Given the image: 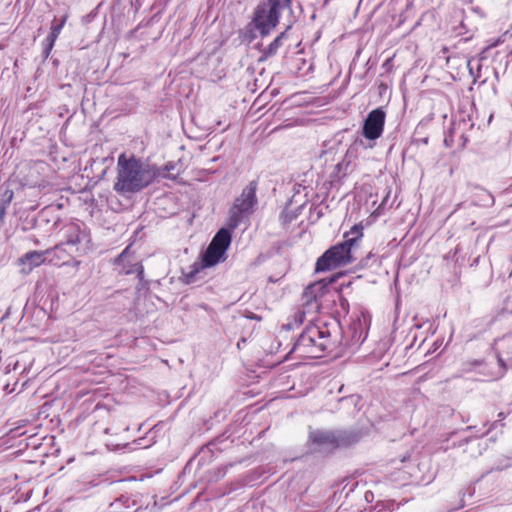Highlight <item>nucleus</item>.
<instances>
[{
	"label": "nucleus",
	"instance_id": "nucleus-1",
	"mask_svg": "<svg viewBox=\"0 0 512 512\" xmlns=\"http://www.w3.org/2000/svg\"><path fill=\"white\" fill-rule=\"evenodd\" d=\"M155 167L135 156L119 155L117 160V181L114 189L119 193H134L152 183L156 177Z\"/></svg>",
	"mask_w": 512,
	"mask_h": 512
},
{
	"label": "nucleus",
	"instance_id": "nucleus-2",
	"mask_svg": "<svg viewBox=\"0 0 512 512\" xmlns=\"http://www.w3.org/2000/svg\"><path fill=\"white\" fill-rule=\"evenodd\" d=\"M362 227L354 225L345 233V240L328 249L316 262V271L324 272L348 265L355 260L354 249L362 238Z\"/></svg>",
	"mask_w": 512,
	"mask_h": 512
},
{
	"label": "nucleus",
	"instance_id": "nucleus-3",
	"mask_svg": "<svg viewBox=\"0 0 512 512\" xmlns=\"http://www.w3.org/2000/svg\"><path fill=\"white\" fill-rule=\"evenodd\" d=\"M331 345V337L326 328L307 327L298 337L293 351L303 358H320Z\"/></svg>",
	"mask_w": 512,
	"mask_h": 512
},
{
	"label": "nucleus",
	"instance_id": "nucleus-4",
	"mask_svg": "<svg viewBox=\"0 0 512 512\" xmlns=\"http://www.w3.org/2000/svg\"><path fill=\"white\" fill-rule=\"evenodd\" d=\"M258 188L257 181H250L242 190V193L234 201L233 206L229 210L228 226L235 229L243 219L247 218L254 211L257 204L256 191Z\"/></svg>",
	"mask_w": 512,
	"mask_h": 512
},
{
	"label": "nucleus",
	"instance_id": "nucleus-5",
	"mask_svg": "<svg viewBox=\"0 0 512 512\" xmlns=\"http://www.w3.org/2000/svg\"><path fill=\"white\" fill-rule=\"evenodd\" d=\"M61 243L68 249L70 256H84L93 248L90 232L85 226L77 223L67 224L63 228Z\"/></svg>",
	"mask_w": 512,
	"mask_h": 512
},
{
	"label": "nucleus",
	"instance_id": "nucleus-6",
	"mask_svg": "<svg viewBox=\"0 0 512 512\" xmlns=\"http://www.w3.org/2000/svg\"><path fill=\"white\" fill-rule=\"evenodd\" d=\"M231 233L225 229H220L209 246L202 255L201 268H209L224 262L227 259V250L231 244Z\"/></svg>",
	"mask_w": 512,
	"mask_h": 512
},
{
	"label": "nucleus",
	"instance_id": "nucleus-7",
	"mask_svg": "<svg viewBox=\"0 0 512 512\" xmlns=\"http://www.w3.org/2000/svg\"><path fill=\"white\" fill-rule=\"evenodd\" d=\"M280 14L274 11V8L259 5L255 11L253 23L261 36H267L278 24Z\"/></svg>",
	"mask_w": 512,
	"mask_h": 512
},
{
	"label": "nucleus",
	"instance_id": "nucleus-8",
	"mask_svg": "<svg viewBox=\"0 0 512 512\" xmlns=\"http://www.w3.org/2000/svg\"><path fill=\"white\" fill-rule=\"evenodd\" d=\"M386 114L381 108L370 111L364 121L362 134L371 141L380 138L384 131Z\"/></svg>",
	"mask_w": 512,
	"mask_h": 512
},
{
	"label": "nucleus",
	"instance_id": "nucleus-9",
	"mask_svg": "<svg viewBox=\"0 0 512 512\" xmlns=\"http://www.w3.org/2000/svg\"><path fill=\"white\" fill-rule=\"evenodd\" d=\"M52 250L45 251H30L25 253L18 260V265L20 266V273L23 275H28L35 269L36 267L41 266L47 258L50 256Z\"/></svg>",
	"mask_w": 512,
	"mask_h": 512
},
{
	"label": "nucleus",
	"instance_id": "nucleus-10",
	"mask_svg": "<svg viewBox=\"0 0 512 512\" xmlns=\"http://www.w3.org/2000/svg\"><path fill=\"white\" fill-rule=\"evenodd\" d=\"M51 250V257L49 258V262L51 264L59 266L67 263L66 258L70 254L68 253V249L65 246H62L61 242Z\"/></svg>",
	"mask_w": 512,
	"mask_h": 512
},
{
	"label": "nucleus",
	"instance_id": "nucleus-11",
	"mask_svg": "<svg viewBox=\"0 0 512 512\" xmlns=\"http://www.w3.org/2000/svg\"><path fill=\"white\" fill-rule=\"evenodd\" d=\"M311 438L315 443H318L319 445H325V444H331L334 445H340L339 440H336V438L328 433V432H315L311 435Z\"/></svg>",
	"mask_w": 512,
	"mask_h": 512
},
{
	"label": "nucleus",
	"instance_id": "nucleus-12",
	"mask_svg": "<svg viewBox=\"0 0 512 512\" xmlns=\"http://www.w3.org/2000/svg\"><path fill=\"white\" fill-rule=\"evenodd\" d=\"M285 37V32H282L280 35H278L272 43L268 46L267 50L265 51L264 55L265 57H270L274 55L278 48L281 46V40Z\"/></svg>",
	"mask_w": 512,
	"mask_h": 512
},
{
	"label": "nucleus",
	"instance_id": "nucleus-13",
	"mask_svg": "<svg viewBox=\"0 0 512 512\" xmlns=\"http://www.w3.org/2000/svg\"><path fill=\"white\" fill-rule=\"evenodd\" d=\"M289 2V0H268V2L263 3V5L268 6V8H274V11L280 14L282 9L289 6Z\"/></svg>",
	"mask_w": 512,
	"mask_h": 512
},
{
	"label": "nucleus",
	"instance_id": "nucleus-14",
	"mask_svg": "<svg viewBox=\"0 0 512 512\" xmlns=\"http://www.w3.org/2000/svg\"><path fill=\"white\" fill-rule=\"evenodd\" d=\"M66 20H67V16H63L62 19L60 20V22L56 25H53L51 27V31H53L54 33H57L58 35H60L65 23H66Z\"/></svg>",
	"mask_w": 512,
	"mask_h": 512
},
{
	"label": "nucleus",
	"instance_id": "nucleus-15",
	"mask_svg": "<svg viewBox=\"0 0 512 512\" xmlns=\"http://www.w3.org/2000/svg\"><path fill=\"white\" fill-rule=\"evenodd\" d=\"M58 34L57 33H54L53 31H50L49 35L47 36V42H48V45H47V49L48 51H50L54 44H55V41L56 39L58 38Z\"/></svg>",
	"mask_w": 512,
	"mask_h": 512
},
{
	"label": "nucleus",
	"instance_id": "nucleus-16",
	"mask_svg": "<svg viewBox=\"0 0 512 512\" xmlns=\"http://www.w3.org/2000/svg\"><path fill=\"white\" fill-rule=\"evenodd\" d=\"M58 34L57 33H54L53 31H50L49 35L47 36V42H48V45H47V49L48 51H50L54 44H55V41L56 39L58 38Z\"/></svg>",
	"mask_w": 512,
	"mask_h": 512
},
{
	"label": "nucleus",
	"instance_id": "nucleus-17",
	"mask_svg": "<svg viewBox=\"0 0 512 512\" xmlns=\"http://www.w3.org/2000/svg\"><path fill=\"white\" fill-rule=\"evenodd\" d=\"M46 169V165L42 162H39V163H35L31 168H30V173L31 175L33 173H40V172H43L44 170Z\"/></svg>",
	"mask_w": 512,
	"mask_h": 512
},
{
	"label": "nucleus",
	"instance_id": "nucleus-18",
	"mask_svg": "<svg viewBox=\"0 0 512 512\" xmlns=\"http://www.w3.org/2000/svg\"><path fill=\"white\" fill-rule=\"evenodd\" d=\"M44 184V180L42 179H31L30 185L31 186H42Z\"/></svg>",
	"mask_w": 512,
	"mask_h": 512
},
{
	"label": "nucleus",
	"instance_id": "nucleus-19",
	"mask_svg": "<svg viewBox=\"0 0 512 512\" xmlns=\"http://www.w3.org/2000/svg\"><path fill=\"white\" fill-rule=\"evenodd\" d=\"M467 67L469 69V72L472 76H474V73H473V67H472V61L471 60H468L467 62Z\"/></svg>",
	"mask_w": 512,
	"mask_h": 512
},
{
	"label": "nucleus",
	"instance_id": "nucleus-20",
	"mask_svg": "<svg viewBox=\"0 0 512 512\" xmlns=\"http://www.w3.org/2000/svg\"><path fill=\"white\" fill-rule=\"evenodd\" d=\"M74 265H75L76 267H78V266L80 265V261H77V260H76V261H74Z\"/></svg>",
	"mask_w": 512,
	"mask_h": 512
}]
</instances>
